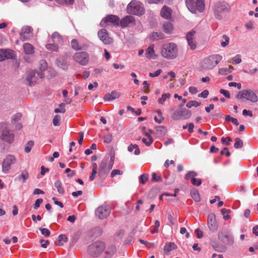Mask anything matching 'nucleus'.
<instances>
[{
  "label": "nucleus",
  "instance_id": "obj_1",
  "mask_svg": "<svg viewBox=\"0 0 258 258\" xmlns=\"http://www.w3.org/2000/svg\"><path fill=\"white\" fill-rule=\"evenodd\" d=\"M178 49L176 44L168 43L163 45L161 54V55L167 59H175L178 54Z\"/></svg>",
  "mask_w": 258,
  "mask_h": 258
},
{
  "label": "nucleus",
  "instance_id": "obj_2",
  "mask_svg": "<svg viewBox=\"0 0 258 258\" xmlns=\"http://www.w3.org/2000/svg\"><path fill=\"white\" fill-rule=\"evenodd\" d=\"M105 247V244L103 242L97 241L89 246L88 252L92 256L97 257L104 251Z\"/></svg>",
  "mask_w": 258,
  "mask_h": 258
},
{
  "label": "nucleus",
  "instance_id": "obj_3",
  "mask_svg": "<svg viewBox=\"0 0 258 258\" xmlns=\"http://www.w3.org/2000/svg\"><path fill=\"white\" fill-rule=\"evenodd\" d=\"M213 9L216 18L220 20L222 18V14L230 10V7L225 2H219L214 4Z\"/></svg>",
  "mask_w": 258,
  "mask_h": 258
},
{
  "label": "nucleus",
  "instance_id": "obj_4",
  "mask_svg": "<svg viewBox=\"0 0 258 258\" xmlns=\"http://www.w3.org/2000/svg\"><path fill=\"white\" fill-rule=\"evenodd\" d=\"M127 12L128 14L142 15L144 13L143 4L139 1H132L127 7Z\"/></svg>",
  "mask_w": 258,
  "mask_h": 258
},
{
  "label": "nucleus",
  "instance_id": "obj_5",
  "mask_svg": "<svg viewBox=\"0 0 258 258\" xmlns=\"http://www.w3.org/2000/svg\"><path fill=\"white\" fill-rule=\"evenodd\" d=\"M113 156H111L109 162L107 159H103L99 167L98 174L100 177H103L104 175L112 168L114 164Z\"/></svg>",
  "mask_w": 258,
  "mask_h": 258
},
{
  "label": "nucleus",
  "instance_id": "obj_6",
  "mask_svg": "<svg viewBox=\"0 0 258 258\" xmlns=\"http://www.w3.org/2000/svg\"><path fill=\"white\" fill-rule=\"evenodd\" d=\"M185 3L188 9L193 13L197 11L201 12L205 8L203 0H186Z\"/></svg>",
  "mask_w": 258,
  "mask_h": 258
},
{
  "label": "nucleus",
  "instance_id": "obj_7",
  "mask_svg": "<svg viewBox=\"0 0 258 258\" xmlns=\"http://www.w3.org/2000/svg\"><path fill=\"white\" fill-rule=\"evenodd\" d=\"M236 98L237 99H245L252 102L255 103L258 101V97L255 93L252 90H243L239 91Z\"/></svg>",
  "mask_w": 258,
  "mask_h": 258
},
{
  "label": "nucleus",
  "instance_id": "obj_8",
  "mask_svg": "<svg viewBox=\"0 0 258 258\" xmlns=\"http://www.w3.org/2000/svg\"><path fill=\"white\" fill-rule=\"evenodd\" d=\"M1 139L6 142L11 143L14 141V136L11 131L8 129L7 124L0 123Z\"/></svg>",
  "mask_w": 258,
  "mask_h": 258
},
{
  "label": "nucleus",
  "instance_id": "obj_9",
  "mask_svg": "<svg viewBox=\"0 0 258 258\" xmlns=\"http://www.w3.org/2000/svg\"><path fill=\"white\" fill-rule=\"evenodd\" d=\"M191 116V112L185 108H184L174 111L171 115V117L174 120H179L188 119Z\"/></svg>",
  "mask_w": 258,
  "mask_h": 258
},
{
  "label": "nucleus",
  "instance_id": "obj_10",
  "mask_svg": "<svg viewBox=\"0 0 258 258\" xmlns=\"http://www.w3.org/2000/svg\"><path fill=\"white\" fill-rule=\"evenodd\" d=\"M222 59V56L219 54H214L209 56L204 60V64L207 69H212Z\"/></svg>",
  "mask_w": 258,
  "mask_h": 258
},
{
  "label": "nucleus",
  "instance_id": "obj_11",
  "mask_svg": "<svg viewBox=\"0 0 258 258\" xmlns=\"http://www.w3.org/2000/svg\"><path fill=\"white\" fill-rule=\"evenodd\" d=\"M111 213V208L108 205H102L95 210L96 216L100 219L107 218Z\"/></svg>",
  "mask_w": 258,
  "mask_h": 258
},
{
  "label": "nucleus",
  "instance_id": "obj_12",
  "mask_svg": "<svg viewBox=\"0 0 258 258\" xmlns=\"http://www.w3.org/2000/svg\"><path fill=\"white\" fill-rule=\"evenodd\" d=\"M73 59L82 66H86L89 60V54L85 51L77 52L73 55Z\"/></svg>",
  "mask_w": 258,
  "mask_h": 258
},
{
  "label": "nucleus",
  "instance_id": "obj_13",
  "mask_svg": "<svg viewBox=\"0 0 258 258\" xmlns=\"http://www.w3.org/2000/svg\"><path fill=\"white\" fill-rule=\"evenodd\" d=\"M16 162V159L13 155H8L2 163L3 171L5 173H8L11 168V166L15 164Z\"/></svg>",
  "mask_w": 258,
  "mask_h": 258
},
{
  "label": "nucleus",
  "instance_id": "obj_14",
  "mask_svg": "<svg viewBox=\"0 0 258 258\" xmlns=\"http://www.w3.org/2000/svg\"><path fill=\"white\" fill-rule=\"evenodd\" d=\"M119 18L113 15H107L100 22L101 27H105L108 23L112 24L115 26H119Z\"/></svg>",
  "mask_w": 258,
  "mask_h": 258
},
{
  "label": "nucleus",
  "instance_id": "obj_15",
  "mask_svg": "<svg viewBox=\"0 0 258 258\" xmlns=\"http://www.w3.org/2000/svg\"><path fill=\"white\" fill-rule=\"evenodd\" d=\"M218 236L219 239L225 245H232L233 243L234 238L228 232H219Z\"/></svg>",
  "mask_w": 258,
  "mask_h": 258
},
{
  "label": "nucleus",
  "instance_id": "obj_16",
  "mask_svg": "<svg viewBox=\"0 0 258 258\" xmlns=\"http://www.w3.org/2000/svg\"><path fill=\"white\" fill-rule=\"evenodd\" d=\"M208 225L209 229L212 232L217 231L218 225L216 221V216L214 213H210L208 216Z\"/></svg>",
  "mask_w": 258,
  "mask_h": 258
},
{
  "label": "nucleus",
  "instance_id": "obj_17",
  "mask_svg": "<svg viewBox=\"0 0 258 258\" xmlns=\"http://www.w3.org/2000/svg\"><path fill=\"white\" fill-rule=\"evenodd\" d=\"M15 56L14 50L11 49H0V62L8 59H12Z\"/></svg>",
  "mask_w": 258,
  "mask_h": 258
},
{
  "label": "nucleus",
  "instance_id": "obj_18",
  "mask_svg": "<svg viewBox=\"0 0 258 258\" xmlns=\"http://www.w3.org/2000/svg\"><path fill=\"white\" fill-rule=\"evenodd\" d=\"M37 71H29L27 72V81L29 83V85L30 86H32L35 85V84L37 82L38 78L39 77L37 75Z\"/></svg>",
  "mask_w": 258,
  "mask_h": 258
},
{
  "label": "nucleus",
  "instance_id": "obj_19",
  "mask_svg": "<svg viewBox=\"0 0 258 258\" xmlns=\"http://www.w3.org/2000/svg\"><path fill=\"white\" fill-rule=\"evenodd\" d=\"M196 31L191 30L188 32L186 34V38L188 45L191 50H194L196 48V43L195 41V35Z\"/></svg>",
  "mask_w": 258,
  "mask_h": 258
},
{
  "label": "nucleus",
  "instance_id": "obj_20",
  "mask_svg": "<svg viewBox=\"0 0 258 258\" xmlns=\"http://www.w3.org/2000/svg\"><path fill=\"white\" fill-rule=\"evenodd\" d=\"M32 33V29L30 26L23 27L20 32L21 39L22 41L27 40L30 39Z\"/></svg>",
  "mask_w": 258,
  "mask_h": 258
},
{
  "label": "nucleus",
  "instance_id": "obj_21",
  "mask_svg": "<svg viewBox=\"0 0 258 258\" xmlns=\"http://www.w3.org/2000/svg\"><path fill=\"white\" fill-rule=\"evenodd\" d=\"M98 35L100 39L104 44H108L111 42V39L108 37V33L106 29H101L100 31H99Z\"/></svg>",
  "mask_w": 258,
  "mask_h": 258
},
{
  "label": "nucleus",
  "instance_id": "obj_22",
  "mask_svg": "<svg viewBox=\"0 0 258 258\" xmlns=\"http://www.w3.org/2000/svg\"><path fill=\"white\" fill-rule=\"evenodd\" d=\"M135 21V17L132 16H126L120 21V25L122 28L127 27L130 24L134 23Z\"/></svg>",
  "mask_w": 258,
  "mask_h": 258
},
{
  "label": "nucleus",
  "instance_id": "obj_23",
  "mask_svg": "<svg viewBox=\"0 0 258 258\" xmlns=\"http://www.w3.org/2000/svg\"><path fill=\"white\" fill-rule=\"evenodd\" d=\"M172 10L167 6H164L161 10V16L166 19H170L171 17Z\"/></svg>",
  "mask_w": 258,
  "mask_h": 258
},
{
  "label": "nucleus",
  "instance_id": "obj_24",
  "mask_svg": "<svg viewBox=\"0 0 258 258\" xmlns=\"http://www.w3.org/2000/svg\"><path fill=\"white\" fill-rule=\"evenodd\" d=\"M120 96L118 92L116 91H113L111 93H107L104 96V100L105 101H110L112 100L118 98Z\"/></svg>",
  "mask_w": 258,
  "mask_h": 258
},
{
  "label": "nucleus",
  "instance_id": "obj_25",
  "mask_svg": "<svg viewBox=\"0 0 258 258\" xmlns=\"http://www.w3.org/2000/svg\"><path fill=\"white\" fill-rule=\"evenodd\" d=\"M56 64L58 67L63 69V70H67L68 69L69 63L64 58H58L57 59Z\"/></svg>",
  "mask_w": 258,
  "mask_h": 258
},
{
  "label": "nucleus",
  "instance_id": "obj_26",
  "mask_svg": "<svg viewBox=\"0 0 258 258\" xmlns=\"http://www.w3.org/2000/svg\"><path fill=\"white\" fill-rule=\"evenodd\" d=\"M146 56L149 59H155L156 58L154 50V45L149 46L147 49Z\"/></svg>",
  "mask_w": 258,
  "mask_h": 258
},
{
  "label": "nucleus",
  "instance_id": "obj_27",
  "mask_svg": "<svg viewBox=\"0 0 258 258\" xmlns=\"http://www.w3.org/2000/svg\"><path fill=\"white\" fill-rule=\"evenodd\" d=\"M23 47L25 54H32L34 52V47L30 43H25Z\"/></svg>",
  "mask_w": 258,
  "mask_h": 258
},
{
  "label": "nucleus",
  "instance_id": "obj_28",
  "mask_svg": "<svg viewBox=\"0 0 258 258\" xmlns=\"http://www.w3.org/2000/svg\"><path fill=\"white\" fill-rule=\"evenodd\" d=\"M162 28L166 33H170L173 29V25L170 22H164L162 25Z\"/></svg>",
  "mask_w": 258,
  "mask_h": 258
},
{
  "label": "nucleus",
  "instance_id": "obj_29",
  "mask_svg": "<svg viewBox=\"0 0 258 258\" xmlns=\"http://www.w3.org/2000/svg\"><path fill=\"white\" fill-rule=\"evenodd\" d=\"M40 64V71H37V74L39 77V78L42 79L44 78V73L43 72L47 68V63L45 61H42Z\"/></svg>",
  "mask_w": 258,
  "mask_h": 258
},
{
  "label": "nucleus",
  "instance_id": "obj_30",
  "mask_svg": "<svg viewBox=\"0 0 258 258\" xmlns=\"http://www.w3.org/2000/svg\"><path fill=\"white\" fill-rule=\"evenodd\" d=\"M51 38L54 43L60 44L62 42V39L59 34L56 32H54L51 35Z\"/></svg>",
  "mask_w": 258,
  "mask_h": 258
},
{
  "label": "nucleus",
  "instance_id": "obj_31",
  "mask_svg": "<svg viewBox=\"0 0 258 258\" xmlns=\"http://www.w3.org/2000/svg\"><path fill=\"white\" fill-rule=\"evenodd\" d=\"M54 186L56 188L57 192L59 194L63 195L64 194V189L60 180H57L55 181L54 183Z\"/></svg>",
  "mask_w": 258,
  "mask_h": 258
},
{
  "label": "nucleus",
  "instance_id": "obj_32",
  "mask_svg": "<svg viewBox=\"0 0 258 258\" xmlns=\"http://www.w3.org/2000/svg\"><path fill=\"white\" fill-rule=\"evenodd\" d=\"M134 149H135V152H134L135 155H138L140 154V149H139V147L137 145H136V144H134V145L131 144L128 147V148H127L128 151L129 152H133Z\"/></svg>",
  "mask_w": 258,
  "mask_h": 258
},
{
  "label": "nucleus",
  "instance_id": "obj_33",
  "mask_svg": "<svg viewBox=\"0 0 258 258\" xmlns=\"http://www.w3.org/2000/svg\"><path fill=\"white\" fill-rule=\"evenodd\" d=\"M71 46L73 49L76 50H79L83 49V47L79 45L78 41L75 39L71 41Z\"/></svg>",
  "mask_w": 258,
  "mask_h": 258
},
{
  "label": "nucleus",
  "instance_id": "obj_34",
  "mask_svg": "<svg viewBox=\"0 0 258 258\" xmlns=\"http://www.w3.org/2000/svg\"><path fill=\"white\" fill-rule=\"evenodd\" d=\"M29 177V174L27 171H23L22 173L18 176V180L22 183L25 182L27 179Z\"/></svg>",
  "mask_w": 258,
  "mask_h": 258
},
{
  "label": "nucleus",
  "instance_id": "obj_35",
  "mask_svg": "<svg viewBox=\"0 0 258 258\" xmlns=\"http://www.w3.org/2000/svg\"><path fill=\"white\" fill-rule=\"evenodd\" d=\"M151 38L154 40H158L164 38V35L161 32H154L151 35Z\"/></svg>",
  "mask_w": 258,
  "mask_h": 258
},
{
  "label": "nucleus",
  "instance_id": "obj_36",
  "mask_svg": "<svg viewBox=\"0 0 258 258\" xmlns=\"http://www.w3.org/2000/svg\"><path fill=\"white\" fill-rule=\"evenodd\" d=\"M233 69L232 66H229L228 68H221L219 70V73L222 75H226L230 73Z\"/></svg>",
  "mask_w": 258,
  "mask_h": 258
},
{
  "label": "nucleus",
  "instance_id": "obj_37",
  "mask_svg": "<svg viewBox=\"0 0 258 258\" xmlns=\"http://www.w3.org/2000/svg\"><path fill=\"white\" fill-rule=\"evenodd\" d=\"M176 248V245L172 242H170L165 244L164 247V249L165 251L170 252L172 249H174Z\"/></svg>",
  "mask_w": 258,
  "mask_h": 258
},
{
  "label": "nucleus",
  "instance_id": "obj_38",
  "mask_svg": "<svg viewBox=\"0 0 258 258\" xmlns=\"http://www.w3.org/2000/svg\"><path fill=\"white\" fill-rule=\"evenodd\" d=\"M115 251H116V248H115V246L111 245L110 246H109L107 247V248L105 251V253L109 256H111L114 254V253L115 252Z\"/></svg>",
  "mask_w": 258,
  "mask_h": 258
},
{
  "label": "nucleus",
  "instance_id": "obj_39",
  "mask_svg": "<svg viewBox=\"0 0 258 258\" xmlns=\"http://www.w3.org/2000/svg\"><path fill=\"white\" fill-rule=\"evenodd\" d=\"M46 48L51 51H58V47L56 43L47 44L46 45Z\"/></svg>",
  "mask_w": 258,
  "mask_h": 258
},
{
  "label": "nucleus",
  "instance_id": "obj_40",
  "mask_svg": "<svg viewBox=\"0 0 258 258\" xmlns=\"http://www.w3.org/2000/svg\"><path fill=\"white\" fill-rule=\"evenodd\" d=\"M190 195L192 198L196 201L199 202L200 200L199 194L197 190H192L190 191Z\"/></svg>",
  "mask_w": 258,
  "mask_h": 258
},
{
  "label": "nucleus",
  "instance_id": "obj_41",
  "mask_svg": "<svg viewBox=\"0 0 258 258\" xmlns=\"http://www.w3.org/2000/svg\"><path fill=\"white\" fill-rule=\"evenodd\" d=\"M171 96L170 93H164L162 97L158 99V102L159 104H163L167 98H169Z\"/></svg>",
  "mask_w": 258,
  "mask_h": 258
},
{
  "label": "nucleus",
  "instance_id": "obj_42",
  "mask_svg": "<svg viewBox=\"0 0 258 258\" xmlns=\"http://www.w3.org/2000/svg\"><path fill=\"white\" fill-rule=\"evenodd\" d=\"M201 105V102H199L196 100L190 101L187 103L186 106L187 108H191L192 106L198 107Z\"/></svg>",
  "mask_w": 258,
  "mask_h": 258
},
{
  "label": "nucleus",
  "instance_id": "obj_43",
  "mask_svg": "<svg viewBox=\"0 0 258 258\" xmlns=\"http://www.w3.org/2000/svg\"><path fill=\"white\" fill-rule=\"evenodd\" d=\"M243 142L239 138H236L235 139V142L234 144V147L236 149H240L241 148L243 147Z\"/></svg>",
  "mask_w": 258,
  "mask_h": 258
},
{
  "label": "nucleus",
  "instance_id": "obj_44",
  "mask_svg": "<svg viewBox=\"0 0 258 258\" xmlns=\"http://www.w3.org/2000/svg\"><path fill=\"white\" fill-rule=\"evenodd\" d=\"M197 173L195 172V171H188L185 175V176H184V178L186 179V180H188L190 178H194L196 176H197Z\"/></svg>",
  "mask_w": 258,
  "mask_h": 258
},
{
  "label": "nucleus",
  "instance_id": "obj_45",
  "mask_svg": "<svg viewBox=\"0 0 258 258\" xmlns=\"http://www.w3.org/2000/svg\"><path fill=\"white\" fill-rule=\"evenodd\" d=\"M214 249L217 251L223 252L226 250V248L220 244H216L213 245Z\"/></svg>",
  "mask_w": 258,
  "mask_h": 258
},
{
  "label": "nucleus",
  "instance_id": "obj_46",
  "mask_svg": "<svg viewBox=\"0 0 258 258\" xmlns=\"http://www.w3.org/2000/svg\"><path fill=\"white\" fill-rule=\"evenodd\" d=\"M222 38L224 40V41H221V45L222 47H225L229 44V38L226 35H223Z\"/></svg>",
  "mask_w": 258,
  "mask_h": 258
},
{
  "label": "nucleus",
  "instance_id": "obj_47",
  "mask_svg": "<svg viewBox=\"0 0 258 258\" xmlns=\"http://www.w3.org/2000/svg\"><path fill=\"white\" fill-rule=\"evenodd\" d=\"M34 146V142L32 141H29L27 143L26 147H25V152L26 153H29L31 151L32 147Z\"/></svg>",
  "mask_w": 258,
  "mask_h": 258
},
{
  "label": "nucleus",
  "instance_id": "obj_48",
  "mask_svg": "<svg viewBox=\"0 0 258 258\" xmlns=\"http://www.w3.org/2000/svg\"><path fill=\"white\" fill-rule=\"evenodd\" d=\"M59 108H55L54 109V112H55V113L61 112L63 113H65V112H66V109L64 108L65 103H62L59 104Z\"/></svg>",
  "mask_w": 258,
  "mask_h": 258
},
{
  "label": "nucleus",
  "instance_id": "obj_49",
  "mask_svg": "<svg viewBox=\"0 0 258 258\" xmlns=\"http://www.w3.org/2000/svg\"><path fill=\"white\" fill-rule=\"evenodd\" d=\"M230 212V210H227L224 208L221 210V213L223 216V218L224 220H227L229 218V214Z\"/></svg>",
  "mask_w": 258,
  "mask_h": 258
},
{
  "label": "nucleus",
  "instance_id": "obj_50",
  "mask_svg": "<svg viewBox=\"0 0 258 258\" xmlns=\"http://www.w3.org/2000/svg\"><path fill=\"white\" fill-rule=\"evenodd\" d=\"M61 119V117L59 115H56L53 117L52 122L54 126H58L60 124V120Z\"/></svg>",
  "mask_w": 258,
  "mask_h": 258
},
{
  "label": "nucleus",
  "instance_id": "obj_51",
  "mask_svg": "<svg viewBox=\"0 0 258 258\" xmlns=\"http://www.w3.org/2000/svg\"><path fill=\"white\" fill-rule=\"evenodd\" d=\"M39 230L41 231V234L46 237H48L50 235V232L47 228H40Z\"/></svg>",
  "mask_w": 258,
  "mask_h": 258
},
{
  "label": "nucleus",
  "instance_id": "obj_52",
  "mask_svg": "<svg viewBox=\"0 0 258 258\" xmlns=\"http://www.w3.org/2000/svg\"><path fill=\"white\" fill-rule=\"evenodd\" d=\"M56 2L60 4L72 5L74 0H55Z\"/></svg>",
  "mask_w": 258,
  "mask_h": 258
},
{
  "label": "nucleus",
  "instance_id": "obj_53",
  "mask_svg": "<svg viewBox=\"0 0 258 258\" xmlns=\"http://www.w3.org/2000/svg\"><path fill=\"white\" fill-rule=\"evenodd\" d=\"M191 182L194 185L199 186L202 183V180L201 179H197L194 177L191 179Z\"/></svg>",
  "mask_w": 258,
  "mask_h": 258
},
{
  "label": "nucleus",
  "instance_id": "obj_54",
  "mask_svg": "<svg viewBox=\"0 0 258 258\" xmlns=\"http://www.w3.org/2000/svg\"><path fill=\"white\" fill-rule=\"evenodd\" d=\"M123 172L119 169H114L111 173V177L113 178L116 175H122Z\"/></svg>",
  "mask_w": 258,
  "mask_h": 258
},
{
  "label": "nucleus",
  "instance_id": "obj_55",
  "mask_svg": "<svg viewBox=\"0 0 258 258\" xmlns=\"http://www.w3.org/2000/svg\"><path fill=\"white\" fill-rule=\"evenodd\" d=\"M232 60L234 62L235 64H239L240 63L242 60L241 58V55L240 54H237L234 57L232 58Z\"/></svg>",
  "mask_w": 258,
  "mask_h": 258
},
{
  "label": "nucleus",
  "instance_id": "obj_56",
  "mask_svg": "<svg viewBox=\"0 0 258 258\" xmlns=\"http://www.w3.org/2000/svg\"><path fill=\"white\" fill-rule=\"evenodd\" d=\"M43 202L42 199H38L36 200L35 204L33 205V208L35 210H37L41 204Z\"/></svg>",
  "mask_w": 258,
  "mask_h": 258
},
{
  "label": "nucleus",
  "instance_id": "obj_57",
  "mask_svg": "<svg viewBox=\"0 0 258 258\" xmlns=\"http://www.w3.org/2000/svg\"><path fill=\"white\" fill-rule=\"evenodd\" d=\"M139 179L140 182L144 184L148 180V177L147 175L144 174L140 176Z\"/></svg>",
  "mask_w": 258,
  "mask_h": 258
},
{
  "label": "nucleus",
  "instance_id": "obj_58",
  "mask_svg": "<svg viewBox=\"0 0 258 258\" xmlns=\"http://www.w3.org/2000/svg\"><path fill=\"white\" fill-rule=\"evenodd\" d=\"M162 179V177L160 175H157L156 173H153L152 174V180L153 181H159L161 180Z\"/></svg>",
  "mask_w": 258,
  "mask_h": 258
},
{
  "label": "nucleus",
  "instance_id": "obj_59",
  "mask_svg": "<svg viewBox=\"0 0 258 258\" xmlns=\"http://www.w3.org/2000/svg\"><path fill=\"white\" fill-rule=\"evenodd\" d=\"M142 140V142L147 146L151 145L153 141V138H150L149 140H148V138H143Z\"/></svg>",
  "mask_w": 258,
  "mask_h": 258
},
{
  "label": "nucleus",
  "instance_id": "obj_60",
  "mask_svg": "<svg viewBox=\"0 0 258 258\" xmlns=\"http://www.w3.org/2000/svg\"><path fill=\"white\" fill-rule=\"evenodd\" d=\"M112 140V136L111 134L106 135L104 138V142L106 143H110Z\"/></svg>",
  "mask_w": 258,
  "mask_h": 258
},
{
  "label": "nucleus",
  "instance_id": "obj_61",
  "mask_svg": "<svg viewBox=\"0 0 258 258\" xmlns=\"http://www.w3.org/2000/svg\"><path fill=\"white\" fill-rule=\"evenodd\" d=\"M65 172L68 173L67 176L69 177H72L75 174L74 171H72L70 168H67L65 170Z\"/></svg>",
  "mask_w": 258,
  "mask_h": 258
},
{
  "label": "nucleus",
  "instance_id": "obj_62",
  "mask_svg": "<svg viewBox=\"0 0 258 258\" xmlns=\"http://www.w3.org/2000/svg\"><path fill=\"white\" fill-rule=\"evenodd\" d=\"M162 72V70L159 69L154 73H150L149 75L151 77H155L159 76Z\"/></svg>",
  "mask_w": 258,
  "mask_h": 258
},
{
  "label": "nucleus",
  "instance_id": "obj_63",
  "mask_svg": "<svg viewBox=\"0 0 258 258\" xmlns=\"http://www.w3.org/2000/svg\"><path fill=\"white\" fill-rule=\"evenodd\" d=\"M220 93L223 94L225 97L227 98H229L230 97V94L228 91L225 90L224 89H221L220 90Z\"/></svg>",
  "mask_w": 258,
  "mask_h": 258
},
{
  "label": "nucleus",
  "instance_id": "obj_64",
  "mask_svg": "<svg viewBox=\"0 0 258 258\" xmlns=\"http://www.w3.org/2000/svg\"><path fill=\"white\" fill-rule=\"evenodd\" d=\"M40 243H41V245L43 248H46L48 245L49 244V240H44V239H40Z\"/></svg>",
  "mask_w": 258,
  "mask_h": 258
}]
</instances>
